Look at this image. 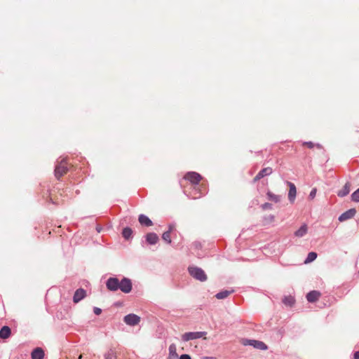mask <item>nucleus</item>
I'll return each mask as SVG.
<instances>
[{
    "instance_id": "nucleus-27",
    "label": "nucleus",
    "mask_w": 359,
    "mask_h": 359,
    "mask_svg": "<svg viewBox=\"0 0 359 359\" xmlns=\"http://www.w3.org/2000/svg\"><path fill=\"white\" fill-rule=\"evenodd\" d=\"M294 297H292V296H288V297H285L283 300V302L285 304V305H287V306H292L294 304Z\"/></svg>"
},
{
    "instance_id": "nucleus-5",
    "label": "nucleus",
    "mask_w": 359,
    "mask_h": 359,
    "mask_svg": "<svg viewBox=\"0 0 359 359\" xmlns=\"http://www.w3.org/2000/svg\"><path fill=\"white\" fill-rule=\"evenodd\" d=\"M118 289L123 292L128 293L132 290V283L130 279L124 278L119 282Z\"/></svg>"
},
{
    "instance_id": "nucleus-35",
    "label": "nucleus",
    "mask_w": 359,
    "mask_h": 359,
    "mask_svg": "<svg viewBox=\"0 0 359 359\" xmlns=\"http://www.w3.org/2000/svg\"><path fill=\"white\" fill-rule=\"evenodd\" d=\"M79 359H82V355H80Z\"/></svg>"
},
{
    "instance_id": "nucleus-29",
    "label": "nucleus",
    "mask_w": 359,
    "mask_h": 359,
    "mask_svg": "<svg viewBox=\"0 0 359 359\" xmlns=\"http://www.w3.org/2000/svg\"><path fill=\"white\" fill-rule=\"evenodd\" d=\"M316 192H317V189L316 188H313L311 191L310 192V194H309V198L310 199H313L315 197H316Z\"/></svg>"
},
{
    "instance_id": "nucleus-1",
    "label": "nucleus",
    "mask_w": 359,
    "mask_h": 359,
    "mask_svg": "<svg viewBox=\"0 0 359 359\" xmlns=\"http://www.w3.org/2000/svg\"><path fill=\"white\" fill-rule=\"evenodd\" d=\"M188 271L193 278L201 282L205 281L208 278L205 271L197 266H189Z\"/></svg>"
},
{
    "instance_id": "nucleus-31",
    "label": "nucleus",
    "mask_w": 359,
    "mask_h": 359,
    "mask_svg": "<svg viewBox=\"0 0 359 359\" xmlns=\"http://www.w3.org/2000/svg\"><path fill=\"white\" fill-rule=\"evenodd\" d=\"M262 209L264 210H266V209H271L272 208V205L271 203H264L262 205Z\"/></svg>"
},
{
    "instance_id": "nucleus-36",
    "label": "nucleus",
    "mask_w": 359,
    "mask_h": 359,
    "mask_svg": "<svg viewBox=\"0 0 359 359\" xmlns=\"http://www.w3.org/2000/svg\"><path fill=\"white\" fill-rule=\"evenodd\" d=\"M168 359H178V358H168Z\"/></svg>"
},
{
    "instance_id": "nucleus-19",
    "label": "nucleus",
    "mask_w": 359,
    "mask_h": 359,
    "mask_svg": "<svg viewBox=\"0 0 359 359\" xmlns=\"http://www.w3.org/2000/svg\"><path fill=\"white\" fill-rule=\"evenodd\" d=\"M308 231V226L306 224H303L297 231L294 232V236L297 237H302L306 234Z\"/></svg>"
},
{
    "instance_id": "nucleus-6",
    "label": "nucleus",
    "mask_w": 359,
    "mask_h": 359,
    "mask_svg": "<svg viewBox=\"0 0 359 359\" xmlns=\"http://www.w3.org/2000/svg\"><path fill=\"white\" fill-rule=\"evenodd\" d=\"M124 322L128 325L135 326L140 322V317L133 313L128 314L124 317Z\"/></svg>"
},
{
    "instance_id": "nucleus-11",
    "label": "nucleus",
    "mask_w": 359,
    "mask_h": 359,
    "mask_svg": "<svg viewBox=\"0 0 359 359\" xmlns=\"http://www.w3.org/2000/svg\"><path fill=\"white\" fill-rule=\"evenodd\" d=\"M287 184L290 187L289 193H288V198L291 203H293L295 200V197H296V194H297V189H296L295 185L292 182H288Z\"/></svg>"
},
{
    "instance_id": "nucleus-24",
    "label": "nucleus",
    "mask_w": 359,
    "mask_h": 359,
    "mask_svg": "<svg viewBox=\"0 0 359 359\" xmlns=\"http://www.w3.org/2000/svg\"><path fill=\"white\" fill-rule=\"evenodd\" d=\"M267 196H268L269 200L273 201L275 203H278L280 201V196L276 195L271 191H269L267 193Z\"/></svg>"
},
{
    "instance_id": "nucleus-3",
    "label": "nucleus",
    "mask_w": 359,
    "mask_h": 359,
    "mask_svg": "<svg viewBox=\"0 0 359 359\" xmlns=\"http://www.w3.org/2000/svg\"><path fill=\"white\" fill-rule=\"evenodd\" d=\"M68 171L67 163L65 160L61 161L55 167V175L57 179H60Z\"/></svg>"
},
{
    "instance_id": "nucleus-32",
    "label": "nucleus",
    "mask_w": 359,
    "mask_h": 359,
    "mask_svg": "<svg viewBox=\"0 0 359 359\" xmlns=\"http://www.w3.org/2000/svg\"><path fill=\"white\" fill-rule=\"evenodd\" d=\"M93 311L95 314L100 315L102 313V309L97 307H95Z\"/></svg>"
},
{
    "instance_id": "nucleus-15",
    "label": "nucleus",
    "mask_w": 359,
    "mask_h": 359,
    "mask_svg": "<svg viewBox=\"0 0 359 359\" xmlns=\"http://www.w3.org/2000/svg\"><path fill=\"white\" fill-rule=\"evenodd\" d=\"M44 352L42 348H36L32 353V359H43Z\"/></svg>"
},
{
    "instance_id": "nucleus-33",
    "label": "nucleus",
    "mask_w": 359,
    "mask_h": 359,
    "mask_svg": "<svg viewBox=\"0 0 359 359\" xmlns=\"http://www.w3.org/2000/svg\"><path fill=\"white\" fill-rule=\"evenodd\" d=\"M180 359H191V356L188 354H182L180 357Z\"/></svg>"
},
{
    "instance_id": "nucleus-23",
    "label": "nucleus",
    "mask_w": 359,
    "mask_h": 359,
    "mask_svg": "<svg viewBox=\"0 0 359 359\" xmlns=\"http://www.w3.org/2000/svg\"><path fill=\"white\" fill-rule=\"evenodd\" d=\"M233 292V290H224L218 292L215 297L218 299H223L226 298L229 295Z\"/></svg>"
},
{
    "instance_id": "nucleus-10",
    "label": "nucleus",
    "mask_w": 359,
    "mask_h": 359,
    "mask_svg": "<svg viewBox=\"0 0 359 359\" xmlns=\"http://www.w3.org/2000/svg\"><path fill=\"white\" fill-rule=\"evenodd\" d=\"M355 212H356V210L354 208L350 209V210L346 211L345 212L342 213L339 216V220L340 222H344L347 219H349L353 217V216L355 215Z\"/></svg>"
},
{
    "instance_id": "nucleus-28",
    "label": "nucleus",
    "mask_w": 359,
    "mask_h": 359,
    "mask_svg": "<svg viewBox=\"0 0 359 359\" xmlns=\"http://www.w3.org/2000/svg\"><path fill=\"white\" fill-rule=\"evenodd\" d=\"M351 199L355 202H359V188L352 194Z\"/></svg>"
},
{
    "instance_id": "nucleus-26",
    "label": "nucleus",
    "mask_w": 359,
    "mask_h": 359,
    "mask_svg": "<svg viewBox=\"0 0 359 359\" xmlns=\"http://www.w3.org/2000/svg\"><path fill=\"white\" fill-rule=\"evenodd\" d=\"M317 257V254L314 252H311L308 254V256L306 259V260L304 261V263L305 264H308V263H310L313 261H314Z\"/></svg>"
},
{
    "instance_id": "nucleus-4",
    "label": "nucleus",
    "mask_w": 359,
    "mask_h": 359,
    "mask_svg": "<svg viewBox=\"0 0 359 359\" xmlns=\"http://www.w3.org/2000/svg\"><path fill=\"white\" fill-rule=\"evenodd\" d=\"M184 179L189 181L194 184H197L202 180V177L196 172H189L184 175Z\"/></svg>"
},
{
    "instance_id": "nucleus-17",
    "label": "nucleus",
    "mask_w": 359,
    "mask_h": 359,
    "mask_svg": "<svg viewBox=\"0 0 359 359\" xmlns=\"http://www.w3.org/2000/svg\"><path fill=\"white\" fill-rule=\"evenodd\" d=\"M146 240L149 244L154 245L158 241V237L155 233H149L146 236Z\"/></svg>"
},
{
    "instance_id": "nucleus-13",
    "label": "nucleus",
    "mask_w": 359,
    "mask_h": 359,
    "mask_svg": "<svg viewBox=\"0 0 359 359\" xmlns=\"http://www.w3.org/2000/svg\"><path fill=\"white\" fill-rule=\"evenodd\" d=\"M247 344L253 346L255 348H257L260 350H266L267 348L266 345L264 342L260 341L249 340Z\"/></svg>"
},
{
    "instance_id": "nucleus-21",
    "label": "nucleus",
    "mask_w": 359,
    "mask_h": 359,
    "mask_svg": "<svg viewBox=\"0 0 359 359\" xmlns=\"http://www.w3.org/2000/svg\"><path fill=\"white\" fill-rule=\"evenodd\" d=\"M173 229H174V226L170 225L169 226V230L164 232L162 235L163 240L165 241V242H167L168 243H171L170 233H171L172 231L173 230Z\"/></svg>"
},
{
    "instance_id": "nucleus-20",
    "label": "nucleus",
    "mask_w": 359,
    "mask_h": 359,
    "mask_svg": "<svg viewBox=\"0 0 359 359\" xmlns=\"http://www.w3.org/2000/svg\"><path fill=\"white\" fill-rule=\"evenodd\" d=\"M104 359H117V353L115 349L109 348L104 355Z\"/></svg>"
},
{
    "instance_id": "nucleus-25",
    "label": "nucleus",
    "mask_w": 359,
    "mask_h": 359,
    "mask_svg": "<svg viewBox=\"0 0 359 359\" xmlns=\"http://www.w3.org/2000/svg\"><path fill=\"white\" fill-rule=\"evenodd\" d=\"M133 234V231L129 227H126L123 229L122 235L126 239H129Z\"/></svg>"
},
{
    "instance_id": "nucleus-2",
    "label": "nucleus",
    "mask_w": 359,
    "mask_h": 359,
    "mask_svg": "<svg viewBox=\"0 0 359 359\" xmlns=\"http://www.w3.org/2000/svg\"><path fill=\"white\" fill-rule=\"evenodd\" d=\"M206 332H186L182 335V339L184 341H189L190 340H194L199 338H203L206 339Z\"/></svg>"
},
{
    "instance_id": "nucleus-8",
    "label": "nucleus",
    "mask_w": 359,
    "mask_h": 359,
    "mask_svg": "<svg viewBox=\"0 0 359 359\" xmlns=\"http://www.w3.org/2000/svg\"><path fill=\"white\" fill-rule=\"evenodd\" d=\"M119 280L116 278H110L107 281V287L111 291H116L118 289Z\"/></svg>"
},
{
    "instance_id": "nucleus-34",
    "label": "nucleus",
    "mask_w": 359,
    "mask_h": 359,
    "mask_svg": "<svg viewBox=\"0 0 359 359\" xmlns=\"http://www.w3.org/2000/svg\"><path fill=\"white\" fill-rule=\"evenodd\" d=\"M353 358L354 359H359V351L355 352V353L353 355Z\"/></svg>"
},
{
    "instance_id": "nucleus-16",
    "label": "nucleus",
    "mask_w": 359,
    "mask_h": 359,
    "mask_svg": "<svg viewBox=\"0 0 359 359\" xmlns=\"http://www.w3.org/2000/svg\"><path fill=\"white\" fill-rule=\"evenodd\" d=\"M138 220L142 225H144L147 226H151L153 225L152 221L144 215H140L139 216Z\"/></svg>"
},
{
    "instance_id": "nucleus-12",
    "label": "nucleus",
    "mask_w": 359,
    "mask_h": 359,
    "mask_svg": "<svg viewBox=\"0 0 359 359\" xmlns=\"http://www.w3.org/2000/svg\"><path fill=\"white\" fill-rule=\"evenodd\" d=\"M86 292L83 289L79 288V289L76 290L74 293V297H73L74 302L78 303L81 299H83L86 297Z\"/></svg>"
},
{
    "instance_id": "nucleus-30",
    "label": "nucleus",
    "mask_w": 359,
    "mask_h": 359,
    "mask_svg": "<svg viewBox=\"0 0 359 359\" xmlns=\"http://www.w3.org/2000/svg\"><path fill=\"white\" fill-rule=\"evenodd\" d=\"M303 145L308 147L310 149L314 147L315 144L312 142H305L303 143Z\"/></svg>"
},
{
    "instance_id": "nucleus-18",
    "label": "nucleus",
    "mask_w": 359,
    "mask_h": 359,
    "mask_svg": "<svg viewBox=\"0 0 359 359\" xmlns=\"http://www.w3.org/2000/svg\"><path fill=\"white\" fill-rule=\"evenodd\" d=\"M350 189H351V184H350V183L347 182L345 184L344 187L340 191H339L337 195L339 197L346 196V195H348L349 194Z\"/></svg>"
},
{
    "instance_id": "nucleus-37",
    "label": "nucleus",
    "mask_w": 359,
    "mask_h": 359,
    "mask_svg": "<svg viewBox=\"0 0 359 359\" xmlns=\"http://www.w3.org/2000/svg\"><path fill=\"white\" fill-rule=\"evenodd\" d=\"M316 146L317 147L320 148V146L319 144H317Z\"/></svg>"
},
{
    "instance_id": "nucleus-7",
    "label": "nucleus",
    "mask_w": 359,
    "mask_h": 359,
    "mask_svg": "<svg viewBox=\"0 0 359 359\" xmlns=\"http://www.w3.org/2000/svg\"><path fill=\"white\" fill-rule=\"evenodd\" d=\"M272 172H273L272 168H271V167L264 168L262 169L257 173V175L254 177L253 182H256L259 181V180H261L262 178L271 175Z\"/></svg>"
},
{
    "instance_id": "nucleus-14",
    "label": "nucleus",
    "mask_w": 359,
    "mask_h": 359,
    "mask_svg": "<svg viewBox=\"0 0 359 359\" xmlns=\"http://www.w3.org/2000/svg\"><path fill=\"white\" fill-rule=\"evenodd\" d=\"M11 334V330L8 326H4L0 330V338L6 339L10 337Z\"/></svg>"
},
{
    "instance_id": "nucleus-9",
    "label": "nucleus",
    "mask_w": 359,
    "mask_h": 359,
    "mask_svg": "<svg viewBox=\"0 0 359 359\" xmlns=\"http://www.w3.org/2000/svg\"><path fill=\"white\" fill-rule=\"evenodd\" d=\"M321 296V293L317 290L309 292L306 295V299L309 302L313 303L317 302Z\"/></svg>"
},
{
    "instance_id": "nucleus-22",
    "label": "nucleus",
    "mask_w": 359,
    "mask_h": 359,
    "mask_svg": "<svg viewBox=\"0 0 359 359\" xmlns=\"http://www.w3.org/2000/svg\"><path fill=\"white\" fill-rule=\"evenodd\" d=\"M168 350H169L168 358H175L179 357L178 354L177 353V348H176L175 344H170Z\"/></svg>"
}]
</instances>
